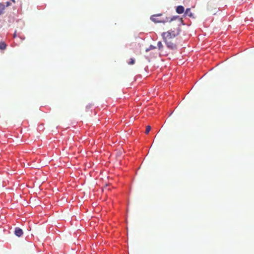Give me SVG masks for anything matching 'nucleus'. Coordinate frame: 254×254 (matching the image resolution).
Here are the masks:
<instances>
[{
    "label": "nucleus",
    "mask_w": 254,
    "mask_h": 254,
    "mask_svg": "<svg viewBox=\"0 0 254 254\" xmlns=\"http://www.w3.org/2000/svg\"><path fill=\"white\" fill-rule=\"evenodd\" d=\"M172 25L175 26L174 29L163 32L161 36L167 47L170 50H175L177 48L175 38L179 35L181 30L180 21L173 23Z\"/></svg>",
    "instance_id": "1"
},
{
    "label": "nucleus",
    "mask_w": 254,
    "mask_h": 254,
    "mask_svg": "<svg viewBox=\"0 0 254 254\" xmlns=\"http://www.w3.org/2000/svg\"><path fill=\"white\" fill-rule=\"evenodd\" d=\"M162 16V14H154L150 17V19L155 23H166L168 22L171 23L174 19L178 17L174 16L170 18L167 17H165V18L161 17Z\"/></svg>",
    "instance_id": "2"
},
{
    "label": "nucleus",
    "mask_w": 254,
    "mask_h": 254,
    "mask_svg": "<svg viewBox=\"0 0 254 254\" xmlns=\"http://www.w3.org/2000/svg\"><path fill=\"white\" fill-rule=\"evenodd\" d=\"M23 231L21 229L16 227L14 230V234L18 237H20L23 235Z\"/></svg>",
    "instance_id": "3"
},
{
    "label": "nucleus",
    "mask_w": 254,
    "mask_h": 254,
    "mask_svg": "<svg viewBox=\"0 0 254 254\" xmlns=\"http://www.w3.org/2000/svg\"><path fill=\"white\" fill-rule=\"evenodd\" d=\"M185 13L186 15H188L190 17H192L193 18H194L193 14L190 11V8H187Z\"/></svg>",
    "instance_id": "4"
},
{
    "label": "nucleus",
    "mask_w": 254,
    "mask_h": 254,
    "mask_svg": "<svg viewBox=\"0 0 254 254\" xmlns=\"http://www.w3.org/2000/svg\"><path fill=\"white\" fill-rule=\"evenodd\" d=\"M176 12L179 14L183 13L184 12V7L182 5L177 6Z\"/></svg>",
    "instance_id": "5"
},
{
    "label": "nucleus",
    "mask_w": 254,
    "mask_h": 254,
    "mask_svg": "<svg viewBox=\"0 0 254 254\" xmlns=\"http://www.w3.org/2000/svg\"><path fill=\"white\" fill-rule=\"evenodd\" d=\"M6 48V44L4 42H0V49L5 50Z\"/></svg>",
    "instance_id": "6"
},
{
    "label": "nucleus",
    "mask_w": 254,
    "mask_h": 254,
    "mask_svg": "<svg viewBox=\"0 0 254 254\" xmlns=\"http://www.w3.org/2000/svg\"><path fill=\"white\" fill-rule=\"evenodd\" d=\"M5 9V5L3 3H0V15L1 14Z\"/></svg>",
    "instance_id": "7"
},
{
    "label": "nucleus",
    "mask_w": 254,
    "mask_h": 254,
    "mask_svg": "<svg viewBox=\"0 0 254 254\" xmlns=\"http://www.w3.org/2000/svg\"><path fill=\"white\" fill-rule=\"evenodd\" d=\"M157 47L159 50H162L163 49V45L161 41L157 43Z\"/></svg>",
    "instance_id": "8"
},
{
    "label": "nucleus",
    "mask_w": 254,
    "mask_h": 254,
    "mask_svg": "<svg viewBox=\"0 0 254 254\" xmlns=\"http://www.w3.org/2000/svg\"><path fill=\"white\" fill-rule=\"evenodd\" d=\"M212 2H208L207 4V9L210 11H212Z\"/></svg>",
    "instance_id": "9"
},
{
    "label": "nucleus",
    "mask_w": 254,
    "mask_h": 254,
    "mask_svg": "<svg viewBox=\"0 0 254 254\" xmlns=\"http://www.w3.org/2000/svg\"><path fill=\"white\" fill-rule=\"evenodd\" d=\"M151 128V127L150 126H147L146 130H145V133L148 134L149 132V131H150Z\"/></svg>",
    "instance_id": "10"
},
{
    "label": "nucleus",
    "mask_w": 254,
    "mask_h": 254,
    "mask_svg": "<svg viewBox=\"0 0 254 254\" xmlns=\"http://www.w3.org/2000/svg\"><path fill=\"white\" fill-rule=\"evenodd\" d=\"M135 63V60L131 58L130 59V61L128 63V64H133Z\"/></svg>",
    "instance_id": "11"
},
{
    "label": "nucleus",
    "mask_w": 254,
    "mask_h": 254,
    "mask_svg": "<svg viewBox=\"0 0 254 254\" xmlns=\"http://www.w3.org/2000/svg\"><path fill=\"white\" fill-rule=\"evenodd\" d=\"M155 48L156 47L155 46H153V45H150L149 46V49L150 50L155 49Z\"/></svg>",
    "instance_id": "12"
},
{
    "label": "nucleus",
    "mask_w": 254,
    "mask_h": 254,
    "mask_svg": "<svg viewBox=\"0 0 254 254\" xmlns=\"http://www.w3.org/2000/svg\"><path fill=\"white\" fill-rule=\"evenodd\" d=\"M9 5H10V2H6V6H8Z\"/></svg>",
    "instance_id": "13"
},
{
    "label": "nucleus",
    "mask_w": 254,
    "mask_h": 254,
    "mask_svg": "<svg viewBox=\"0 0 254 254\" xmlns=\"http://www.w3.org/2000/svg\"><path fill=\"white\" fill-rule=\"evenodd\" d=\"M16 37V32H15V33L13 34V37L15 38Z\"/></svg>",
    "instance_id": "14"
},
{
    "label": "nucleus",
    "mask_w": 254,
    "mask_h": 254,
    "mask_svg": "<svg viewBox=\"0 0 254 254\" xmlns=\"http://www.w3.org/2000/svg\"><path fill=\"white\" fill-rule=\"evenodd\" d=\"M149 50H150V49H149V48L148 49H147L146 50V52H148V51H149Z\"/></svg>",
    "instance_id": "15"
},
{
    "label": "nucleus",
    "mask_w": 254,
    "mask_h": 254,
    "mask_svg": "<svg viewBox=\"0 0 254 254\" xmlns=\"http://www.w3.org/2000/svg\"><path fill=\"white\" fill-rule=\"evenodd\" d=\"M12 1H13V2H15V0H12Z\"/></svg>",
    "instance_id": "16"
}]
</instances>
